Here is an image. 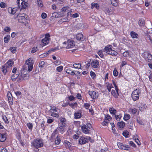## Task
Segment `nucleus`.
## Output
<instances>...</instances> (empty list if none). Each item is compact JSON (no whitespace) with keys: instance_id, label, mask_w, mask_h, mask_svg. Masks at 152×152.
Masks as SVG:
<instances>
[{"instance_id":"1","label":"nucleus","mask_w":152,"mask_h":152,"mask_svg":"<svg viewBox=\"0 0 152 152\" xmlns=\"http://www.w3.org/2000/svg\"><path fill=\"white\" fill-rule=\"evenodd\" d=\"M17 3L18 5V7L12 8V7H9L8 11L9 13L13 15L17 14L20 12L21 10L26 9L27 7V3L23 0H17Z\"/></svg>"},{"instance_id":"2","label":"nucleus","mask_w":152,"mask_h":152,"mask_svg":"<svg viewBox=\"0 0 152 152\" xmlns=\"http://www.w3.org/2000/svg\"><path fill=\"white\" fill-rule=\"evenodd\" d=\"M103 51L112 56H116L118 54V52L115 49L113 48L112 45H108L103 49Z\"/></svg>"},{"instance_id":"3","label":"nucleus","mask_w":152,"mask_h":152,"mask_svg":"<svg viewBox=\"0 0 152 152\" xmlns=\"http://www.w3.org/2000/svg\"><path fill=\"white\" fill-rule=\"evenodd\" d=\"M32 144L33 146L38 149L39 151L38 148H41L44 145V142L43 140L40 138H37L35 139L33 141Z\"/></svg>"},{"instance_id":"4","label":"nucleus","mask_w":152,"mask_h":152,"mask_svg":"<svg viewBox=\"0 0 152 152\" xmlns=\"http://www.w3.org/2000/svg\"><path fill=\"white\" fill-rule=\"evenodd\" d=\"M92 128L91 124L89 123L83 124L81 127L82 132L85 134H87L90 133V129Z\"/></svg>"},{"instance_id":"5","label":"nucleus","mask_w":152,"mask_h":152,"mask_svg":"<svg viewBox=\"0 0 152 152\" xmlns=\"http://www.w3.org/2000/svg\"><path fill=\"white\" fill-rule=\"evenodd\" d=\"M141 93V91L139 88H137L133 91L131 94V97L133 100L135 101L139 99Z\"/></svg>"},{"instance_id":"6","label":"nucleus","mask_w":152,"mask_h":152,"mask_svg":"<svg viewBox=\"0 0 152 152\" xmlns=\"http://www.w3.org/2000/svg\"><path fill=\"white\" fill-rule=\"evenodd\" d=\"M50 113L51 116L56 118H58L59 117L58 112V108L54 106H50Z\"/></svg>"},{"instance_id":"7","label":"nucleus","mask_w":152,"mask_h":152,"mask_svg":"<svg viewBox=\"0 0 152 152\" xmlns=\"http://www.w3.org/2000/svg\"><path fill=\"white\" fill-rule=\"evenodd\" d=\"M103 10L106 14H108L109 15H110L113 14L114 12L115 11V8L112 6H110L108 7L105 6L103 7Z\"/></svg>"},{"instance_id":"8","label":"nucleus","mask_w":152,"mask_h":152,"mask_svg":"<svg viewBox=\"0 0 152 152\" xmlns=\"http://www.w3.org/2000/svg\"><path fill=\"white\" fill-rule=\"evenodd\" d=\"M15 15H17V18H18V21L19 23L23 24L25 26H26L28 23L27 19L25 17L21 16V15L19 14V13L17 14H16Z\"/></svg>"},{"instance_id":"9","label":"nucleus","mask_w":152,"mask_h":152,"mask_svg":"<svg viewBox=\"0 0 152 152\" xmlns=\"http://www.w3.org/2000/svg\"><path fill=\"white\" fill-rule=\"evenodd\" d=\"M143 58L146 61L152 63V55L148 51H145L142 53Z\"/></svg>"},{"instance_id":"10","label":"nucleus","mask_w":152,"mask_h":152,"mask_svg":"<svg viewBox=\"0 0 152 152\" xmlns=\"http://www.w3.org/2000/svg\"><path fill=\"white\" fill-rule=\"evenodd\" d=\"M50 40V35L49 33L45 34V37L41 40V43L42 46H45L49 43Z\"/></svg>"},{"instance_id":"11","label":"nucleus","mask_w":152,"mask_h":152,"mask_svg":"<svg viewBox=\"0 0 152 152\" xmlns=\"http://www.w3.org/2000/svg\"><path fill=\"white\" fill-rule=\"evenodd\" d=\"M25 63L28 65V71L29 72L31 71L33 68V65L34 64L33 58H30L26 60V61Z\"/></svg>"},{"instance_id":"12","label":"nucleus","mask_w":152,"mask_h":152,"mask_svg":"<svg viewBox=\"0 0 152 152\" xmlns=\"http://www.w3.org/2000/svg\"><path fill=\"white\" fill-rule=\"evenodd\" d=\"M72 67H69L67 68H65L66 72V73L74 76V75H77L80 74L81 72L78 71L73 70Z\"/></svg>"},{"instance_id":"13","label":"nucleus","mask_w":152,"mask_h":152,"mask_svg":"<svg viewBox=\"0 0 152 152\" xmlns=\"http://www.w3.org/2000/svg\"><path fill=\"white\" fill-rule=\"evenodd\" d=\"M66 131V126L59 125H58V127L57 129L54 131L53 133H55L56 134L59 132L61 134H63Z\"/></svg>"},{"instance_id":"14","label":"nucleus","mask_w":152,"mask_h":152,"mask_svg":"<svg viewBox=\"0 0 152 152\" xmlns=\"http://www.w3.org/2000/svg\"><path fill=\"white\" fill-rule=\"evenodd\" d=\"M88 94L93 99H97L99 96V94L98 92L94 91H89Z\"/></svg>"},{"instance_id":"15","label":"nucleus","mask_w":152,"mask_h":152,"mask_svg":"<svg viewBox=\"0 0 152 152\" xmlns=\"http://www.w3.org/2000/svg\"><path fill=\"white\" fill-rule=\"evenodd\" d=\"M117 145L119 149L124 150H128L130 147L129 145H124L120 142H117Z\"/></svg>"},{"instance_id":"16","label":"nucleus","mask_w":152,"mask_h":152,"mask_svg":"<svg viewBox=\"0 0 152 152\" xmlns=\"http://www.w3.org/2000/svg\"><path fill=\"white\" fill-rule=\"evenodd\" d=\"M58 50L59 48L58 47H55L54 48H52L51 49L49 50L47 53H44L40 56L42 58L48 56L49 54L51 52H54Z\"/></svg>"},{"instance_id":"17","label":"nucleus","mask_w":152,"mask_h":152,"mask_svg":"<svg viewBox=\"0 0 152 152\" xmlns=\"http://www.w3.org/2000/svg\"><path fill=\"white\" fill-rule=\"evenodd\" d=\"M18 80H17V81L18 82L25 80L27 76L26 74L22 73V72L20 73L19 72H18Z\"/></svg>"},{"instance_id":"18","label":"nucleus","mask_w":152,"mask_h":152,"mask_svg":"<svg viewBox=\"0 0 152 152\" xmlns=\"http://www.w3.org/2000/svg\"><path fill=\"white\" fill-rule=\"evenodd\" d=\"M67 45L66 47V49L73 48L75 46V42L73 40L70 39L68 40Z\"/></svg>"},{"instance_id":"19","label":"nucleus","mask_w":152,"mask_h":152,"mask_svg":"<svg viewBox=\"0 0 152 152\" xmlns=\"http://www.w3.org/2000/svg\"><path fill=\"white\" fill-rule=\"evenodd\" d=\"M88 143L86 137L82 136L80 137L79 140V144L80 145H83Z\"/></svg>"},{"instance_id":"20","label":"nucleus","mask_w":152,"mask_h":152,"mask_svg":"<svg viewBox=\"0 0 152 152\" xmlns=\"http://www.w3.org/2000/svg\"><path fill=\"white\" fill-rule=\"evenodd\" d=\"M99 65V61L94 60L91 61V66L93 68H98Z\"/></svg>"},{"instance_id":"21","label":"nucleus","mask_w":152,"mask_h":152,"mask_svg":"<svg viewBox=\"0 0 152 152\" xmlns=\"http://www.w3.org/2000/svg\"><path fill=\"white\" fill-rule=\"evenodd\" d=\"M115 89V91L113 89L112 90L111 94L115 98H117L119 95L118 93L119 89L117 88V90L116 89Z\"/></svg>"},{"instance_id":"22","label":"nucleus","mask_w":152,"mask_h":152,"mask_svg":"<svg viewBox=\"0 0 152 152\" xmlns=\"http://www.w3.org/2000/svg\"><path fill=\"white\" fill-rule=\"evenodd\" d=\"M7 95L8 97L9 103L10 104L12 105L13 104V101L12 98V96L11 93L10 92H9L7 93Z\"/></svg>"},{"instance_id":"23","label":"nucleus","mask_w":152,"mask_h":152,"mask_svg":"<svg viewBox=\"0 0 152 152\" xmlns=\"http://www.w3.org/2000/svg\"><path fill=\"white\" fill-rule=\"evenodd\" d=\"M128 112L130 114H132L134 115H136V114L138 115L139 113V111H137V109L135 108H129L128 110Z\"/></svg>"},{"instance_id":"24","label":"nucleus","mask_w":152,"mask_h":152,"mask_svg":"<svg viewBox=\"0 0 152 152\" xmlns=\"http://www.w3.org/2000/svg\"><path fill=\"white\" fill-rule=\"evenodd\" d=\"M58 125L66 126L67 125V120L66 119L64 118H60V123H59Z\"/></svg>"},{"instance_id":"25","label":"nucleus","mask_w":152,"mask_h":152,"mask_svg":"<svg viewBox=\"0 0 152 152\" xmlns=\"http://www.w3.org/2000/svg\"><path fill=\"white\" fill-rule=\"evenodd\" d=\"M63 144L67 149L70 150V148L72 145V144L67 140H64L63 142Z\"/></svg>"},{"instance_id":"26","label":"nucleus","mask_w":152,"mask_h":152,"mask_svg":"<svg viewBox=\"0 0 152 152\" xmlns=\"http://www.w3.org/2000/svg\"><path fill=\"white\" fill-rule=\"evenodd\" d=\"M76 38L77 40L80 41H83L84 40L83 35L81 33L77 34L76 36Z\"/></svg>"},{"instance_id":"27","label":"nucleus","mask_w":152,"mask_h":152,"mask_svg":"<svg viewBox=\"0 0 152 152\" xmlns=\"http://www.w3.org/2000/svg\"><path fill=\"white\" fill-rule=\"evenodd\" d=\"M1 71L4 75H6L7 72L9 70V69L5 64L2 66Z\"/></svg>"},{"instance_id":"28","label":"nucleus","mask_w":152,"mask_h":152,"mask_svg":"<svg viewBox=\"0 0 152 152\" xmlns=\"http://www.w3.org/2000/svg\"><path fill=\"white\" fill-rule=\"evenodd\" d=\"M7 139V135L4 134L0 133V142H4Z\"/></svg>"},{"instance_id":"29","label":"nucleus","mask_w":152,"mask_h":152,"mask_svg":"<svg viewBox=\"0 0 152 152\" xmlns=\"http://www.w3.org/2000/svg\"><path fill=\"white\" fill-rule=\"evenodd\" d=\"M99 4L98 3H92L91 4V8L92 9L95 8L97 10H98L99 9Z\"/></svg>"},{"instance_id":"30","label":"nucleus","mask_w":152,"mask_h":152,"mask_svg":"<svg viewBox=\"0 0 152 152\" xmlns=\"http://www.w3.org/2000/svg\"><path fill=\"white\" fill-rule=\"evenodd\" d=\"M74 118L76 119H79L82 116L81 113L79 112L76 111L74 113Z\"/></svg>"},{"instance_id":"31","label":"nucleus","mask_w":152,"mask_h":152,"mask_svg":"<svg viewBox=\"0 0 152 152\" xmlns=\"http://www.w3.org/2000/svg\"><path fill=\"white\" fill-rule=\"evenodd\" d=\"M61 142V140L60 138V136L59 135H57L55 141V143L56 145H57L60 144Z\"/></svg>"},{"instance_id":"32","label":"nucleus","mask_w":152,"mask_h":152,"mask_svg":"<svg viewBox=\"0 0 152 152\" xmlns=\"http://www.w3.org/2000/svg\"><path fill=\"white\" fill-rule=\"evenodd\" d=\"M14 64L13 61L11 60H9L8 61L4 64L7 66V67L9 69L10 67H11L12 65Z\"/></svg>"},{"instance_id":"33","label":"nucleus","mask_w":152,"mask_h":152,"mask_svg":"<svg viewBox=\"0 0 152 152\" xmlns=\"http://www.w3.org/2000/svg\"><path fill=\"white\" fill-rule=\"evenodd\" d=\"M18 72H16V74H14L12 76L11 79L12 81H15L17 79V80H18Z\"/></svg>"},{"instance_id":"34","label":"nucleus","mask_w":152,"mask_h":152,"mask_svg":"<svg viewBox=\"0 0 152 152\" xmlns=\"http://www.w3.org/2000/svg\"><path fill=\"white\" fill-rule=\"evenodd\" d=\"M75 68L77 69H82V66H81V64L80 63H75L73 65Z\"/></svg>"},{"instance_id":"35","label":"nucleus","mask_w":152,"mask_h":152,"mask_svg":"<svg viewBox=\"0 0 152 152\" xmlns=\"http://www.w3.org/2000/svg\"><path fill=\"white\" fill-rule=\"evenodd\" d=\"M117 125L118 127L123 128L125 125V123L123 121H120L117 123Z\"/></svg>"},{"instance_id":"36","label":"nucleus","mask_w":152,"mask_h":152,"mask_svg":"<svg viewBox=\"0 0 152 152\" xmlns=\"http://www.w3.org/2000/svg\"><path fill=\"white\" fill-rule=\"evenodd\" d=\"M106 87L107 89L108 90L109 92H110L111 88H113L112 84L109 83H106Z\"/></svg>"},{"instance_id":"37","label":"nucleus","mask_w":152,"mask_h":152,"mask_svg":"<svg viewBox=\"0 0 152 152\" xmlns=\"http://www.w3.org/2000/svg\"><path fill=\"white\" fill-rule=\"evenodd\" d=\"M70 9L69 7L67 6L64 7L61 9V12L62 13H64L67 12Z\"/></svg>"},{"instance_id":"38","label":"nucleus","mask_w":152,"mask_h":152,"mask_svg":"<svg viewBox=\"0 0 152 152\" xmlns=\"http://www.w3.org/2000/svg\"><path fill=\"white\" fill-rule=\"evenodd\" d=\"M130 35L132 38H137L138 37V35L136 32L132 31L130 32Z\"/></svg>"},{"instance_id":"39","label":"nucleus","mask_w":152,"mask_h":152,"mask_svg":"<svg viewBox=\"0 0 152 152\" xmlns=\"http://www.w3.org/2000/svg\"><path fill=\"white\" fill-rule=\"evenodd\" d=\"M17 48L16 47H11L9 48V50L12 53L14 54L17 51Z\"/></svg>"},{"instance_id":"40","label":"nucleus","mask_w":152,"mask_h":152,"mask_svg":"<svg viewBox=\"0 0 152 152\" xmlns=\"http://www.w3.org/2000/svg\"><path fill=\"white\" fill-rule=\"evenodd\" d=\"M138 24L140 26H144L145 24L144 20L142 18L140 19L138 22Z\"/></svg>"},{"instance_id":"41","label":"nucleus","mask_w":152,"mask_h":152,"mask_svg":"<svg viewBox=\"0 0 152 152\" xmlns=\"http://www.w3.org/2000/svg\"><path fill=\"white\" fill-rule=\"evenodd\" d=\"M68 104L72 109H75L77 107L78 105L76 102L72 103H68Z\"/></svg>"},{"instance_id":"42","label":"nucleus","mask_w":152,"mask_h":152,"mask_svg":"<svg viewBox=\"0 0 152 152\" xmlns=\"http://www.w3.org/2000/svg\"><path fill=\"white\" fill-rule=\"evenodd\" d=\"M109 111L111 114H113L115 115L117 112V111L113 107L110 108Z\"/></svg>"},{"instance_id":"43","label":"nucleus","mask_w":152,"mask_h":152,"mask_svg":"<svg viewBox=\"0 0 152 152\" xmlns=\"http://www.w3.org/2000/svg\"><path fill=\"white\" fill-rule=\"evenodd\" d=\"M10 39V36L9 35H7L4 37V42L5 43H8Z\"/></svg>"},{"instance_id":"44","label":"nucleus","mask_w":152,"mask_h":152,"mask_svg":"<svg viewBox=\"0 0 152 152\" xmlns=\"http://www.w3.org/2000/svg\"><path fill=\"white\" fill-rule=\"evenodd\" d=\"M130 116L129 114L127 113H125L123 119L125 121H127L130 118Z\"/></svg>"},{"instance_id":"45","label":"nucleus","mask_w":152,"mask_h":152,"mask_svg":"<svg viewBox=\"0 0 152 152\" xmlns=\"http://www.w3.org/2000/svg\"><path fill=\"white\" fill-rule=\"evenodd\" d=\"M2 118L5 124H8L9 123V122L8 119L5 115H2Z\"/></svg>"},{"instance_id":"46","label":"nucleus","mask_w":152,"mask_h":152,"mask_svg":"<svg viewBox=\"0 0 152 152\" xmlns=\"http://www.w3.org/2000/svg\"><path fill=\"white\" fill-rule=\"evenodd\" d=\"M45 62L44 61H42L39 63L38 66L39 68H42L45 67Z\"/></svg>"},{"instance_id":"47","label":"nucleus","mask_w":152,"mask_h":152,"mask_svg":"<svg viewBox=\"0 0 152 152\" xmlns=\"http://www.w3.org/2000/svg\"><path fill=\"white\" fill-rule=\"evenodd\" d=\"M122 134L123 136L125 137L126 138H127L129 137V132L128 131L126 130L123 132Z\"/></svg>"},{"instance_id":"48","label":"nucleus","mask_w":152,"mask_h":152,"mask_svg":"<svg viewBox=\"0 0 152 152\" xmlns=\"http://www.w3.org/2000/svg\"><path fill=\"white\" fill-rule=\"evenodd\" d=\"M122 117V114L121 113L119 114V115H115V119L118 121H119L120 120Z\"/></svg>"},{"instance_id":"49","label":"nucleus","mask_w":152,"mask_h":152,"mask_svg":"<svg viewBox=\"0 0 152 152\" xmlns=\"http://www.w3.org/2000/svg\"><path fill=\"white\" fill-rule=\"evenodd\" d=\"M90 75L91 76L92 78L94 80L96 78V75L95 73L92 71H91L90 72Z\"/></svg>"},{"instance_id":"50","label":"nucleus","mask_w":152,"mask_h":152,"mask_svg":"<svg viewBox=\"0 0 152 152\" xmlns=\"http://www.w3.org/2000/svg\"><path fill=\"white\" fill-rule=\"evenodd\" d=\"M112 119V118L110 116V115L109 114H107L105 115L104 120L105 121H108L109 122L110 120H111Z\"/></svg>"},{"instance_id":"51","label":"nucleus","mask_w":152,"mask_h":152,"mask_svg":"<svg viewBox=\"0 0 152 152\" xmlns=\"http://www.w3.org/2000/svg\"><path fill=\"white\" fill-rule=\"evenodd\" d=\"M26 125L30 130H32L33 128V125L32 123L31 122L28 123L26 124Z\"/></svg>"},{"instance_id":"52","label":"nucleus","mask_w":152,"mask_h":152,"mask_svg":"<svg viewBox=\"0 0 152 152\" xmlns=\"http://www.w3.org/2000/svg\"><path fill=\"white\" fill-rule=\"evenodd\" d=\"M7 5L3 2H1L0 3V7L1 8H5L7 7Z\"/></svg>"},{"instance_id":"53","label":"nucleus","mask_w":152,"mask_h":152,"mask_svg":"<svg viewBox=\"0 0 152 152\" xmlns=\"http://www.w3.org/2000/svg\"><path fill=\"white\" fill-rule=\"evenodd\" d=\"M37 3L38 6L40 7H42L43 6V5L42 0H37Z\"/></svg>"},{"instance_id":"54","label":"nucleus","mask_w":152,"mask_h":152,"mask_svg":"<svg viewBox=\"0 0 152 152\" xmlns=\"http://www.w3.org/2000/svg\"><path fill=\"white\" fill-rule=\"evenodd\" d=\"M127 64V61H122L120 66L121 68H122L124 66Z\"/></svg>"},{"instance_id":"55","label":"nucleus","mask_w":152,"mask_h":152,"mask_svg":"<svg viewBox=\"0 0 152 152\" xmlns=\"http://www.w3.org/2000/svg\"><path fill=\"white\" fill-rule=\"evenodd\" d=\"M90 106V104L88 103H86L84 104L83 107L85 108L86 109H88Z\"/></svg>"},{"instance_id":"56","label":"nucleus","mask_w":152,"mask_h":152,"mask_svg":"<svg viewBox=\"0 0 152 152\" xmlns=\"http://www.w3.org/2000/svg\"><path fill=\"white\" fill-rule=\"evenodd\" d=\"M118 74V72L117 71V69L116 68H115L113 71V75L114 76H117Z\"/></svg>"},{"instance_id":"57","label":"nucleus","mask_w":152,"mask_h":152,"mask_svg":"<svg viewBox=\"0 0 152 152\" xmlns=\"http://www.w3.org/2000/svg\"><path fill=\"white\" fill-rule=\"evenodd\" d=\"M111 3L113 6L115 7L117 6L118 3L116 0H111Z\"/></svg>"},{"instance_id":"58","label":"nucleus","mask_w":152,"mask_h":152,"mask_svg":"<svg viewBox=\"0 0 152 152\" xmlns=\"http://www.w3.org/2000/svg\"><path fill=\"white\" fill-rule=\"evenodd\" d=\"M97 53L98 55L101 58H102L104 57V54L103 53V51L102 50H99L98 52Z\"/></svg>"},{"instance_id":"59","label":"nucleus","mask_w":152,"mask_h":152,"mask_svg":"<svg viewBox=\"0 0 152 152\" xmlns=\"http://www.w3.org/2000/svg\"><path fill=\"white\" fill-rule=\"evenodd\" d=\"M101 152H110L109 149L107 148H104L101 149Z\"/></svg>"},{"instance_id":"60","label":"nucleus","mask_w":152,"mask_h":152,"mask_svg":"<svg viewBox=\"0 0 152 152\" xmlns=\"http://www.w3.org/2000/svg\"><path fill=\"white\" fill-rule=\"evenodd\" d=\"M123 55L124 57H128L129 56V51H126L123 53Z\"/></svg>"},{"instance_id":"61","label":"nucleus","mask_w":152,"mask_h":152,"mask_svg":"<svg viewBox=\"0 0 152 152\" xmlns=\"http://www.w3.org/2000/svg\"><path fill=\"white\" fill-rule=\"evenodd\" d=\"M38 48L37 47H33L31 49V52L32 53H34L36 52L38 50Z\"/></svg>"},{"instance_id":"62","label":"nucleus","mask_w":152,"mask_h":152,"mask_svg":"<svg viewBox=\"0 0 152 152\" xmlns=\"http://www.w3.org/2000/svg\"><path fill=\"white\" fill-rule=\"evenodd\" d=\"M63 69V67L62 66H60L56 68V70L58 72H61Z\"/></svg>"},{"instance_id":"63","label":"nucleus","mask_w":152,"mask_h":152,"mask_svg":"<svg viewBox=\"0 0 152 152\" xmlns=\"http://www.w3.org/2000/svg\"><path fill=\"white\" fill-rule=\"evenodd\" d=\"M76 98L78 99L79 100H81L82 99V96L80 94L78 93L77 94L76 96Z\"/></svg>"},{"instance_id":"64","label":"nucleus","mask_w":152,"mask_h":152,"mask_svg":"<svg viewBox=\"0 0 152 152\" xmlns=\"http://www.w3.org/2000/svg\"><path fill=\"white\" fill-rule=\"evenodd\" d=\"M91 65V63L90 61H88V62L86 64L85 67L86 69H88Z\"/></svg>"}]
</instances>
